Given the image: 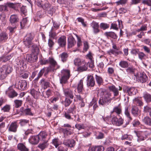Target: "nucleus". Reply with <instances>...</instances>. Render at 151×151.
Masks as SVG:
<instances>
[{
    "instance_id": "46",
    "label": "nucleus",
    "mask_w": 151,
    "mask_h": 151,
    "mask_svg": "<svg viewBox=\"0 0 151 151\" xmlns=\"http://www.w3.org/2000/svg\"><path fill=\"white\" fill-rule=\"evenodd\" d=\"M23 100L16 99L14 100V103L15 104V106L16 108H18L20 107L22 104Z\"/></svg>"
},
{
    "instance_id": "4",
    "label": "nucleus",
    "mask_w": 151,
    "mask_h": 151,
    "mask_svg": "<svg viewBox=\"0 0 151 151\" xmlns=\"http://www.w3.org/2000/svg\"><path fill=\"white\" fill-rule=\"evenodd\" d=\"M34 37V35L33 34L30 33L27 34L24 41V44L26 46L29 47L30 46L32 45V41Z\"/></svg>"
},
{
    "instance_id": "32",
    "label": "nucleus",
    "mask_w": 151,
    "mask_h": 151,
    "mask_svg": "<svg viewBox=\"0 0 151 151\" xmlns=\"http://www.w3.org/2000/svg\"><path fill=\"white\" fill-rule=\"evenodd\" d=\"M12 55H10L5 56H2L0 58L1 62H5L10 60L12 57Z\"/></svg>"
},
{
    "instance_id": "37",
    "label": "nucleus",
    "mask_w": 151,
    "mask_h": 151,
    "mask_svg": "<svg viewBox=\"0 0 151 151\" xmlns=\"http://www.w3.org/2000/svg\"><path fill=\"white\" fill-rule=\"evenodd\" d=\"M136 90L134 87H132L127 90V92L129 96L134 95L136 93Z\"/></svg>"
},
{
    "instance_id": "56",
    "label": "nucleus",
    "mask_w": 151,
    "mask_h": 151,
    "mask_svg": "<svg viewBox=\"0 0 151 151\" xmlns=\"http://www.w3.org/2000/svg\"><path fill=\"white\" fill-rule=\"evenodd\" d=\"M42 8L45 10L49 11L50 9V6L49 3H46L42 6Z\"/></svg>"
},
{
    "instance_id": "14",
    "label": "nucleus",
    "mask_w": 151,
    "mask_h": 151,
    "mask_svg": "<svg viewBox=\"0 0 151 151\" xmlns=\"http://www.w3.org/2000/svg\"><path fill=\"white\" fill-rule=\"evenodd\" d=\"M18 125L16 122H12L8 128V130L9 131L15 132L17 131Z\"/></svg>"
},
{
    "instance_id": "22",
    "label": "nucleus",
    "mask_w": 151,
    "mask_h": 151,
    "mask_svg": "<svg viewBox=\"0 0 151 151\" xmlns=\"http://www.w3.org/2000/svg\"><path fill=\"white\" fill-rule=\"evenodd\" d=\"M132 114L134 116H137L140 113V111L138 108L135 106H133L131 110Z\"/></svg>"
},
{
    "instance_id": "59",
    "label": "nucleus",
    "mask_w": 151,
    "mask_h": 151,
    "mask_svg": "<svg viewBox=\"0 0 151 151\" xmlns=\"http://www.w3.org/2000/svg\"><path fill=\"white\" fill-rule=\"evenodd\" d=\"M127 1L128 0H119L116 2V3L117 5L124 4L127 3Z\"/></svg>"
},
{
    "instance_id": "21",
    "label": "nucleus",
    "mask_w": 151,
    "mask_h": 151,
    "mask_svg": "<svg viewBox=\"0 0 151 151\" xmlns=\"http://www.w3.org/2000/svg\"><path fill=\"white\" fill-rule=\"evenodd\" d=\"M29 25V23L27 18L23 19L20 22V25L22 28L25 27H28Z\"/></svg>"
},
{
    "instance_id": "35",
    "label": "nucleus",
    "mask_w": 151,
    "mask_h": 151,
    "mask_svg": "<svg viewBox=\"0 0 151 151\" xmlns=\"http://www.w3.org/2000/svg\"><path fill=\"white\" fill-rule=\"evenodd\" d=\"M60 56L62 61L64 62L67 60L68 55L67 53L63 52L60 55Z\"/></svg>"
},
{
    "instance_id": "24",
    "label": "nucleus",
    "mask_w": 151,
    "mask_h": 151,
    "mask_svg": "<svg viewBox=\"0 0 151 151\" xmlns=\"http://www.w3.org/2000/svg\"><path fill=\"white\" fill-rule=\"evenodd\" d=\"M20 110L25 115L29 116L33 115V114L32 112L31 109L29 108L24 109V108L22 107L21 108Z\"/></svg>"
},
{
    "instance_id": "41",
    "label": "nucleus",
    "mask_w": 151,
    "mask_h": 151,
    "mask_svg": "<svg viewBox=\"0 0 151 151\" xmlns=\"http://www.w3.org/2000/svg\"><path fill=\"white\" fill-rule=\"evenodd\" d=\"M48 141H45L42 143H40L38 145V147L42 150H43L48 146L47 144Z\"/></svg>"
},
{
    "instance_id": "11",
    "label": "nucleus",
    "mask_w": 151,
    "mask_h": 151,
    "mask_svg": "<svg viewBox=\"0 0 151 151\" xmlns=\"http://www.w3.org/2000/svg\"><path fill=\"white\" fill-rule=\"evenodd\" d=\"M58 42L59 46L64 47L66 45V37L64 36L60 37L58 40Z\"/></svg>"
},
{
    "instance_id": "63",
    "label": "nucleus",
    "mask_w": 151,
    "mask_h": 151,
    "mask_svg": "<svg viewBox=\"0 0 151 151\" xmlns=\"http://www.w3.org/2000/svg\"><path fill=\"white\" fill-rule=\"evenodd\" d=\"M76 109V107L74 105H73L67 111V112L68 113H72L73 114V112L74 110Z\"/></svg>"
},
{
    "instance_id": "19",
    "label": "nucleus",
    "mask_w": 151,
    "mask_h": 151,
    "mask_svg": "<svg viewBox=\"0 0 151 151\" xmlns=\"http://www.w3.org/2000/svg\"><path fill=\"white\" fill-rule=\"evenodd\" d=\"M18 87L19 89L24 90L27 87V83L25 80L19 81Z\"/></svg>"
},
{
    "instance_id": "44",
    "label": "nucleus",
    "mask_w": 151,
    "mask_h": 151,
    "mask_svg": "<svg viewBox=\"0 0 151 151\" xmlns=\"http://www.w3.org/2000/svg\"><path fill=\"white\" fill-rule=\"evenodd\" d=\"M11 109L10 105L6 104L3 108H2L1 110L4 112H8Z\"/></svg>"
},
{
    "instance_id": "58",
    "label": "nucleus",
    "mask_w": 151,
    "mask_h": 151,
    "mask_svg": "<svg viewBox=\"0 0 151 151\" xmlns=\"http://www.w3.org/2000/svg\"><path fill=\"white\" fill-rule=\"evenodd\" d=\"M29 122V121L27 119H21L20 120L19 124L22 126H24L26 124L28 123Z\"/></svg>"
},
{
    "instance_id": "45",
    "label": "nucleus",
    "mask_w": 151,
    "mask_h": 151,
    "mask_svg": "<svg viewBox=\"0 0 151 151\" xmlns=\"http://www.w3.org/2000/svg\"><path fill=\"white\" fill-rule=\"evenodd\" d=\"M18 95L17 93L14 90L10 91L9 94V96L10 98H13L17 96Z\"/></svg>"
},
{
    "instance_id": "40",
    "label": "nucleus",
    "mask_w": 151,
    "mask_h": 151,
    "mask_svg": "<svg viewBox=\"0 0 151 151\" xmlns=\"http://www.w3.org/2000/svg\"><path fill=\"white\" fill-rule=\"evenodd\" d=\"M83 63L84 64H82V66H80L78 67V71H83L86 70L87 69V64L86 63H85V62H84Z\"/></svg>"
},
{
    "instance_id": "27",
    "label": "nucleus",
    "mask_w": 151,
    "mask_h": 151,
    "mask_svg": "<svg viewBox=\"0 0 151 151\" xmlns=\"http://www.w3.org/2000/svg\"><path fill=\"white\" fill-rule=\"evenodd\" d=\"M30 93L35 99H37L40 96V92L33 88L30 90Z\"/></svg>"
},
{
    "instance_id": "34",
    "label": "nucleus",
    "mask_w": 151,
    "mask_h": 151,
    "mask_svg": "<svg viewBox=\"0 0 151 151\" xmlns=\"http://www.w3.org/2000/svg\"><path fill=\"white\" fill-rule=\"evenodd\" d=\"M53 28L52 27L49 32V36L50 37L56 40L57 38V34L53 31Z\"/></svg>"
},
{
    "instance_id": "29",
    "label": "nucleus",
    "mask_w": 151,
    "mask_h": 151,
    "mask_svg": "<svg viewBox=\"0 0 151 151\" xmlns=\"http://www.w3.org/2000/svg\"><path fill=\"white\" fill-rule=\"evenodd\" d=\"M83 90V81L81 80L78 83L77 86L78 92L79 93H81Z\"/></svg>"
},
{
    "instance_id": "43",
    "label": "nucleus",
    "mask_w": 151,
    "mask_h": 151,
    "mask_svg": "<svg viewBox=\"0 0 151 151\" xmlns=\"http://www.w3.org/2000/svg\"><path fill=\"white\" fill-rule=\"evenodd\" d=\"M134 103L139 106H142L143 105V103L140 98H135L134 100Z\"/></svg>"
},
{
    "instance_id": "51",
    "label": "nucleus",
    "mask_w": 151,
    "mask_h": 151,
    "mask_svg": "<svg viewBox=\"0 0 151 151\" xmlns=\"http://www.w3.org/2000/svg\"><path fill=\"white\" fill-rule=\"evenodd\" d=\"M45 68H44L42 69L40 72L39 73L37 77V78L35 79L36 81H38L39 78L41 77L43 73L44 72L45 70Z\"/></svg>"
},
{
    "instance_id": "18",
    "label": "nucleus",
    "mask_w": 151,
    "mask_h": 151,
    "mask_svg": "<svg viewBox=\"0 0 151 151\" xmlns=\"http://www.w3.org/2000/svg\"><path fill=\"white\" fill-rule=\"evenodd\" d=\"M76 43L74 38L73 36H70L68 38V48H71Z\"/></svg>"
},
{
    "instance_id": "61",
    "label": "nucleus",
    "mask_w": 151,
    "mask_h": 151,
    "mask_svg": "<svg viewBox=\"0 0 151 151\" xmlns=\"http://www.w3.org/2000/svg\"><path fill=\"white\" fill-rule=\"evenodd\" d=\"M142 3L144 4L151 6V0H143Z\"/></svg>"
},
{
    "instance_id": "49",
    "label": "nucleus",
    "mask_w": 151,
    "mask_h": 151,
    "mask_svg": "<svg viewBox=\"0 0 151 151\" xmlns=\"http://www.w3.org/2000/svg\"><path fill=\"white\" fill-rule=\"evenodd\" d=\"M100 27L103 30H105L109 27V25L107 23H102L100 24Z\"/></svg>"
},
{
    "instance_id": "15",
    "label": "nucleus",
    "mask_w": 151,
    "mask_h": 151,
    "mask_svg": "<svg viewBox=\"0 0 151 151\" xmlns=\"http://www.w3.org/2000/svg\"><path fill=\"white\" fill-rule=\"evenodd\" d=\"M29 142L33 145L37 144L39 142V139L37 135L31 136L29 139Z\"/></svg>"
},
{
    "instance_id": "38",
    "label": "nucleus",
    "mask_w": 151,
    "mask_h": 151,
    "mask_svg": "<svg viewBox=\"0 0 151 151\" xmlns=\"http://www.w3.org/2000/svg\"><path fill=\"white\" fill-rule=\"evenodd\" d=\"M119 66L123 68H127L128 66V63L127 62L124 60H122L119 63Z\"/></svg>"
},
{
    "instance_id": "39",
    "label": "nucleus",
    "mask_w": 151,
    "mask_h": 151,
    "mask_svg": "<svg viewBox=\"0 0 151 151\" xmlns=\"http://www.w3.org/2000/svg\"><path fill=\"white\" fill-rule=\"evenodd\" d=\"M52 143L55 146L56 148H57L60 144L59 139L58 138H55L53 139L52 140Z\"/></svg>"
},
{
    "instance_id": "30",
    "label": "nucleus",
    "mask_w": 151,
    "mask_h": 151,
    "mask_svg": "<svg viewBox=\"0 0 151 151\" xmlns=\"http://www.w3.org/2000/svg\"><path fill=\"white\" fill-rule=\"evenodd\" d=\"M122 111L121 107L119 105L114 107L112 111L111 112V113L115 112L117 114L119 115L121 113Z\"/></svg>"
},
{
    "instance_id": "42",
    "label": "nucleus",
    "mask_w": 151,
    "mask_h": 151,
    "mask_svg": "<svg viewBox=\"0 0 151 151\" xmlns=\"http://www.w3.org/2000/svg\"><path fill=\"white\" fill-rule=\"evenodd\" d=\"M74 64L76 65L79 66L82 65V64H84L83 63L84 62V61H81L80 59L76 58L74 60Z\"/></svg>"
},
{
    "instance_id": "64",
    "label": "nucleus",
    "mask_w": 151,
    "mask_h": 151,
    "mask_svg": "<svg viewBox=\"0 0 151 151\" xmlns=\"http://www.w3.org/2000/svg\"><path fill=\"white\" fill-rule=\"evenodd\" d=\"M58 151H67L68 148L63 145L60 146L58 148Z\"/></svg>"
},
{
    "instance_id": "54",
    "label": "nucleus",
    "mask_w": 151,
    "mask_h": 151,
    "mask_svg": "<svg viewBox=\"0 0 151 151\" xmlns=\"http://www.w3.org/2000/svg\"><path fill=\"white\" fill-rule=\"evenodd\" d=\"M108 53L110 55L113 54L115 56L117 55L119 53L116 50L110 49L108 52Z\"/></svg>"
},
{
    "instance_id": "33",
    "label": "nucleus",
    "mask_w": 151,
    "mask_h": 151,
    "mask_svg": "<svg viewBox=\"0 0 151 151\" xmlns=\"http://www.w3.org/2000/svg\"><path fill=\"white\" fill-rule=\"evenodd\" d=\"M142 121L145 124L151 127V119L149 117H145Z\"/></svg>"
},
{
    "instance_id": "17",
    "label": "nucleus",
    "mask_w": 151,
    "mask_h": 151,
    "mask_svg": "<svg viewBox=\"0 0 151 151\" xmlns=\"http://www.w3.org/2000/svg\"><path fill=\"white\" fill-rule=\"evenodd\" d=\"M37 136L38 137L39 140H40L44 142L45 141H48L46 139L47 136V134L46 132H45L42 131L40 132Z\"/></svg>"
},
{
    "instance_id": "25",
    "label": "nucleus",
    "mask_w": 151,
    "mask_h": 151,
    "mask_svg": "<svg viewBox=\"0 0 151 151\" xmlns=\"http://www.w3.org/2000/svg\"><path fill=\"white\" fill-rule=\"evenodd\" d=\"M17 147L20 151H29V150L23 143H19L17 145Z\"/></svg>"
},
{
    "instance_id": "16",
    "label": "nucleus",
    "mask_w": 151,
    "mask_h": 151,
    "mask_svg": "<svg viewBox=\"0 0 151 151\" xmlns=\"http://www.w3.org/2000/svg\"><path fill=\"white\" fill-rule=\"evenodd\" d=\"M87 85L89 86L93 87L94 85V81L93 76H88L87 78Z\"/></svg>"
},
{
    "instance_id": "20",
    "label": "nucleus",
    "mask_w": 151,
    "mask_h": 151,
    "mask_svg": "<svg viewBox=\"0 0 151 151\" xmlns=\"http://www.w3.org/2000/svg\"><path fill=\"white\" fill-rule=\"evenodd\" d=\"M62 131L65 138H67L69 135L73 134V130H71L70 129H62Z\"/></svg>"
},
{
    "instance_id": "62",
    "label": "nucleus",
    "mask_w": 151,
    "mask_h": 151,
    "mask_svg": "<svg viewBox=\"0 0 151 151\" xmlns=\"http://www.w3.org/2000/svg\"><path fill=\"white\" fill-rule=\"evenodd\" d=\"M104 137V134L101 132H99V134L96 135V139H101Z\"/></svg>"
},
{
    "instance_id": "12",
    "label": "nucleus",
    "mask_w": 151,
    "mask_h": 151,
    "mask_svg": "<svg viewBox=\"0 0 151 151\" xmlns=\"http://www.w3.org/2000/svg\"><path fill=\"white\" fill-rule=\"evenodd\" d=\"M63 144L69 147H73L75 145V142L73 139H68L65 140L63 142Z\"/></svg>"
},
{
    "instance_id": "60",
    "label": "nucleus",
    "mask_w": 151,
    "mask_h": 151,
    "mask_svg": "<svg viewBox=\"0 0 151 151\" xmlns=\"http://www.w3.org/2000/svg\"><path fill=\"white\" fill-rule=\"evenodd\" d=\"M75 127L78 130H80L82 129H84L85 126L83 124H76L75 125Z\"/></svg>"
},
{
    "instance_id": "31",
    "label": "nucleus",
    "mask_w": 151,
    "mask_h": 151,
    "mask_svg": "<svg viewBox=\"0 0 151 151\" xmlns=\"http://www.w3.org/2000/svg\"><path fill=\"white\" fill-rule=\"evenodd\" d=\"M87 57L90 60L91 62L89 63V67L90 68H93L94 67V61L92 60V56L90 52H89L88 54L86 55Z\"/></svg>"
},
{
    "instance_id": "52",
    "label": "nucleus",
    "mask_w": 151,
    "mask_h": 151,
    "mask_svg": "<svg viewBox=\"0 0 151 151\" xmlns=\"http://www.w3.org/2000/svg\"><path fill=\"white\" fill-rule=\"evenodd\" d=\"M57 69L56 68H55V67L50 66L46 68V73L47 74L50 72H54Z\"/></svg>"
},
{
    "instance_id": "9",
    "label": "nucleus",
    "mask_w": 151,
    "mask_h": 151,
    "mask_svg": "<svg viewBox=\"0 0 151 151\" xmlns=\"http://www.w3.org/2000/svg\"><path fill=\"white\" fill-rule=\"evenodd\" d=\"M109 88L110 91L113 92L114 96H116L118 95L119 93V90H121L122 88L119 86V89L118 90L114 85H112L109 86Z\"/></svg>"
},
{
    "instance_id": "13",
    "label": "nucleus",
    "mask_w": 151,
    "mask_h": 151,
    "mask_svg": "<svg viewBox=\"0 0 151 151\" xmlns=\"http://www.w3.org/2000/svg\"><path fill=\"white\" fill-rule=\"evenodd\" d=\"M19 18L18 16L16 14L12 15L9 18V22L12 24L16 25V23L18 22Z\"/></svg>"
},
{
    "instance_id": "10",
    "label": "nucleus",
    "mask_w": 151,
    "mask_h": 151,
    "mask_svg": "<svg viewBox=\"0 0 151 151\" xmlns=\"http://www.w3.org/2000/svg\"><path fill=\"white\" fill-rule=\"evenodd\" d=\"M137 78L141 83H142L145 82L148 79V78L144 73H140L138 74Z\"/></svg>"
},
{
    "instance_id": "23",
    "label": "nucleus",
    "mask_w": 151,
    "mask_h": 151,
    "mask_svg": "<svg viewBox=\"0 0 151 151\" xmlns=\"http://www.w3.org/2000/svg\"><path fill=\"white\" fill-rule=\"evenodd\" d=\"M104 35L107 37H110L114 39H116L117 37V35L114 32H105Z\"/></svg>"
},
{
    "instance_id": "48",
    "label": "nucleus",
    "mask_w": 151,
    "mask_h": 151,
    "mask_svg": "<svg viewBox=\"0 0 151 151\" xmlns=\"http://www.w3.org/2000/svg\"><path fill=\"white\" fill-rule=\"evenodd\" d=\"M124 114L129 119V120H131L132 119V118L130 116L129 112L128 110V107H126L125 108V110Z\"/></svg>"
},
{
    "instance_id": "50",
    "label": "nucleus",
    "mask_w": 151,
    "mask_h": 151,
    "mask_svg": "<svg viewBox=\"0 0 151 151\" xmlns=\"http://www.w3.org/2000/svg\"><path fill=\"white\" fill-rule=\"evenodd\" d=\"M95 76L96 77V81L98 85H100L102 83L103 80L101 76L97 75H96Z\"/></svg>"
},
{
    "instance_id": "7",
    "label": "nucleus",
    "mask_w": 151,
    "mask_h": 151,
    "mask_svg": "<svg viewBox=\"0 0 151 151\" xmlns=\"http://www.w3.org/2000/svg\"><path fill=\"white\" fill-rule=\"evenodd\" d=\"M26 59L28 62L32 63L36 61L37 57V55L34 54H28L26 56Z\"/></svg>"
},
{
    "instance_id": "5",
    "label": "nucleus",
    "mask_w": 151,
    "mask_h": 151,
    "mask_svg": "<svg viewBox=\"0 0 151 151\" xmlns=\"http://www.w3.org/2000/svg\"><path fill=\"white\" fill-rule=\"evenodd\" d=\"M64 94L66 98L73 99L74 97L73 91L70 88H67L63 90Z\"/></svg>"
},
{
    "instance_id": "3",
    "label": "nucleus",
    "mask_w": 151,
    "mask_h": 151,
    "mask_svg": "<svg viewBox=\"0 0 151 151\" xmlns=\"http://www.w3.org/2000/svg\"><path fill=\"white\" fill-rule=\"evenodd\" d=\"M62 77L60 79V83L62 84L65 83L70 76V71L67 69H63L61 71Z\"/></svg>"
},
{
    "instance_id": "6",
    "label": "nucleus",
    "mask_w": 151,
    "mask_h": 151,
    "mask_svg": "<svg viewBox=\"0 0 151 151\" xmlns=\"http://www.w3.org/2000/svg\"><path fill=\"white\" fill-rule=\"evenodd\" d=\"M111 122L113 125L120 126L123 124V120L121 118L118 119L116 117H114L112 118Z\"/></svg>"
},
{
    "instance_id": "47",
    "label": "nucleus",
    "mask_w": 151,
    "mask_h": 151,
    "mask_svg": "<svg viewBox=\"0 0 151 151\" xmlns=\"http://www.w3.org/2000/svg\"><path fill=\"white\" fill-rule=\"evenodd\" d=\"M135 70V69L133 67H128L126 69V71L128 74L134 73Z\"/></svg>"
},
{
    "instance_id": "36",
    "label": "nucleus",
    "mask_w": 151,
    "mask_h": 151,
    "mask_svg": "<svg viewBox=\"0 0 151 151\" xmlns=\"http://www.w3.org/2000/svg\"><path fill=\"white\" fill-rule=\"evenodd\" d=\"M40 84L42 86H43L44 89L49 86L50 83L45 81L44 79H42L40 81Z\"/></svg>"
},
{
    "instance_id": "8",
    "label": "nucleus",
    "mask_w": 151,
    "mask_h": 151,
    "mask_svg": "<svg viewBox=\"0 0 151 151\" xmlns=\"http://www.w3.org/2000/svg\"><path fill=\"white\" fill-rule=\"evenodd\" d=\"M47 63H49L51 66L52 67H56V69L59 68H60V66L58 64L56 61L53 58H49L48 60L45 61V64H46Z\"/></svg>"
},
{
    "instance_id": "55",
    "label": "nucleus",
    "mask_w": 151,
    "mask_h": 151,
    "mask_svg": "<svg viewBox=\"0 0 151 151\" xmlns=\"http://www.w3.org/2000/svg\"><path fill=\"white\" fill-rule=\"evenodd\" d=\"M7 39V35L5 33H2L0 34V41L5 40Z\"/></svg>"
},
{
    "instance_id": "57",
    "label": "nucleus",
    "mask_w": 151,
    "mask_h": 151,
    "mask_svg": "<svg viewBox=\"0 0 151 151\" xmlns=\"http://www.w3.org/2000/svg\"><path fill=\"white\" fill-rule=\"evenodd\" d=\"M138 58L141 60L144 59L145 55L143 52H139L138 54Z\"/></svg>"
},
{
    "instance_id": "2",
    "label": "nucleus",
    "mask_w": 151,
    "mask_h": 151,
    "mask_svg": "<svg viewBox=\"0 0 151 151\" xmlns=\"http://www.w3.org/2000/svg\"><path fill=\"white\" fill-rule=\"evenodd\" d=\"M111 96V93L110 92L107 93L105 95L104 98L102 99H100L99 101L100 104L102 106H104L106 104H109L110 103L112 100V99L110 98Z\"/></svg>"
},
{
    "instance_id": "1",
    "label": "nucleus",
    "mask_w": 151,
    "mask_h": 151,
    "mask_svg": "<svg viewBox=\"0 0 151 151\" xmlns=\"http://www.w3.org/2000/svg\"><path fill=\"white\" fill-rule=\"evenodd\" d=\"M12 68L8 65H4L0 69V79H5L12 70Z\"/></svg>"
},
{
    "instance_id": "26",
    "label": "nucleus",
    "mask_w": 151,
    "mask_h": 151,
    "mask_svg": "<svg viewBox=\"0 0 151 151\" xmlns=\"http://www.w3.org/2000/svg\"><path fill=\"white\" fill-rule=\"evenodd\" d=\"M136 134L138 137L137 141L139 142H140L141 141H144L146 139L147 137L145 136H144L143 134V133H140L139 132H136Z\"/></svg>"
},
{
    "instance_id": "28",
    "label": "nucleus",
    "mask_w": 151,
    "mask_h": 151,
    "mask_svg": "<svg viewBox=\"0 0 151 151\" xmlns=\"http://www.w3.org/2000/svg\"><path fill=\"white\" fill-rule=\"evenodd\" d=\"M143 97L147 103L151 102V95L145 92L144 93Z\"/></svg>"
},
{
    "instance_id": "53",
    "label": "nucleus",
    "mask_w": 151,
    "mask_h": 151,
    "mask_svg": "<svg viewBox=\"0 0 151 151\" xmlns=\"http://www.w3.org/2000/svg\"><path fill=\"white\" fill-rule=\"evenodd\" d=\"M72 101H71L68 98H66L64 101V105L65 106L67 107L71 103Z\"/></svg>"
}]
</instances>
